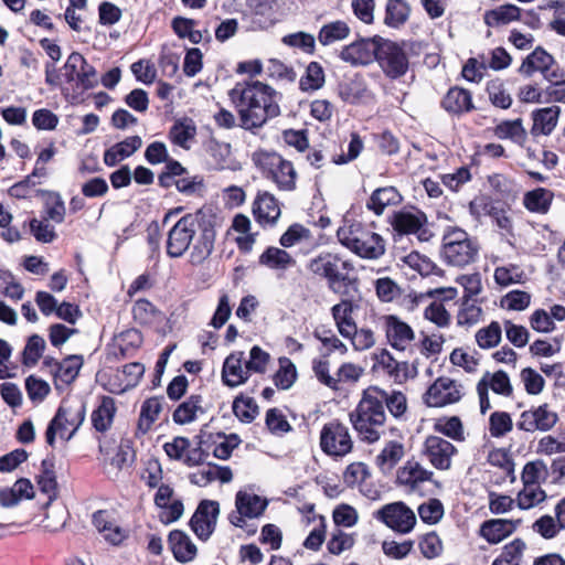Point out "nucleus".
<instances>
[{"instance_id": "nucleus-59", "label": "nucleus", "mask_w": 565, "mask_h": 565, "mask_svg": "<svg viewBox=\"0 0 565 565\" xmlns=\"http://www.w3.org/2000/svg\"><path fill=\"white\" fill-rule=\"evenodd\" d=\"M548 470L543 460H534L525 463L521 480L523 484L541 486L545 481Z\"/></svg>"}, {"instance_id": "nucleus-53", "label": "nucleus", "mask_w": 565, "mask_h": 565, "mask_svg": "<svg viewBox=\"0 0 565 565\" xmlns=\"http://www.w3.org/2000/svg\"><path fill=\"white\" fill-rule=\"evenodd\" d=\"M546 499V492L541 486L523 484V489L518 493L516 503L521 510L532 509Z\"/></svg>"}, {"instance_id": "nucleus-11", "label": "nucleus", "mask_w": 565, "mask_h": 565, "mask_svg": "<svg viewBox=\"0 0 565 565\" xmlns=\"http://www.w3.org/2000/svg\"><path fill=\"white\" fill-rule=\"evenodd\" d=\"M268 505V501L250 490H239L235 495V511L228 515V521L236 527L243 529L246 520L259 518Z\"/></svg>"}, {"instance_id": "nucleus-27", "label": "nucleus", "mask_w": 565, "mask_h": 565, "mask_svg": "<svg viewBox=\"0 0 565 565\" xmlns=\"http://www.w3.org/2000/svg\"><path fill=\"white\" fill-rule=\"evenodd\" d=\"M338 94L343 102L349 104H358L372 98V93L361 75L343 79L338 86Z\"/></svg>"}, {"instance_id": "nucleus-42", "label": "nucleus", "mask_w": 565, "mask_h": 565, "mask_svg": "<svg viewBox=\"0 0 565 565\" xmlns=\"http://www.w3.org/2000/svg\"><path fill=\"white\" fill-rule=\"evenodd\" d=\"M404 454L405 450L403 444L396 440H391L385 444L383 449L376 456V466L382 472H390L402 460Z\"/></svg>"}, {"instance_id": "nucleus-22", "label": "nucleus", "mask_w": 565, "mask_h": 565, "mask_svg": "<svg viewBox=\"0 0 565 565\" xmlns=\"http://www.w3.org/2000/svg\"><path fill=\"white\" fill-rule=\"evenodd\" d=\"M220 505L216 501L203 500L190 520V526L200 540H207L215 530Z\"/></svg>"}, {"instance_id": "nucleus-56", "label": "nucleus", "mask_w": 565, "mask_h": 565, "mask_svg": "<svg viewBox=\"0 0 565 565\" xmlns=\"http://www.w3.org/2000/svg\"><path fill=\"white\" fill-rule=\"evenodd\" d=\"M487 93L490 102L495 107L508 109L512 104V97L500 78H494L487 83Z\"/></svg>"}, {"instance_id": "nucleus-36", "label": "nucleus", "mask_w": 565, "mask_h": 565, "mask_svg": "<svg viewBox=\"0 0 565 565\" xmlns=\"http://www.w3.org/2000/svg\"><path fill=\"white\" fill-rule=\"evenodd\" d=\"M433 472L416 461H407L397 472V480L401 484L416 490L422 483L429 481Z\"/></svg>"}, {"instance_id": "nucleus-2", "label": "nucleus", "mask_w": 565, "mask_h": 565, "mask_svg": "<svg viewBox=\"0 0 565 565\" xmlns=\"http://www.w3.org/2000/svg\"><path fill=\"white\" fill-rule=\"evenodd\" d=\"M202 213L182 216L168 232L166 249L171 258H180L189 252L190 263L202 264L214 247V232L202 227Z\"/></svg>"}, {"instance_id": "nucleus-35", "label": "nucleus", "mask_w": 565, "mask_h": 565, "mask_svg": "<svg viewBox=\"0 0 565 565\" xmlns=\"http://www.w3.org/2000/svg\"><path fill=\"white\" fill-rule=\"evenodd\" d=\"M34 488L30 480L21 478L12 487L0 490V505L12 508L22 500L33 498Z\"/></svg>"}, {"instance_id": "nucleus-62", "label": "nucleus", "mask_w": 565, "mask_h": 565, "mask_svg": "<svg viewBox=\"0 0 565 565\" xmlns=\"http://www.w3.org/2000/svg\"><path fill=\"white\" fill-rule=\"evenodd\" d=\"M420 520L429 525L437 524L444 516V504L438 499H429L417 509Z\"/></svg>"}, {"instance_id": "nucleus-30", "label": "nucleus", "mask_w": 565, "mask_h": 565, "mask_svg": "<svg viewBox=\"0 0 565 565\" xmlns=\"http://www.w3.org/2000/svg\"><path fill=\"white\" fill-rule=\"evenodd\" d=\"M559 114L561 108L558 106H551L534 110L532 113V136L537 137L551 135L558 122Z\"/></svg>"}, {"instance_id": "nucleus-51", "label": "nucleus", "mask_w": 565, "mask_h": 565, "mask_svg": "<svg viewBox=\"0 0 565 565\" xmlns=\"http://www.w3.org/2000/svg\"><path fill=\"white\" fill-rule=\"evenodd\" d=\"M383 395V405L385 404L390 414L398 419H406V413L408 409L407 398L401 391H392L391 393L380 388Z\"/></svg>"}, {"instance_id": "nucleus-21", "label": "nucleus", "mask_w": 565, "mask_h": 565, "mask_svg": "<svg viewBox=\"0 0 565 565\" xmlns=\"http://www.w3.org/2000/svg\"><path fill=\"white\" fill-rule=\"evenodd\" d=\"M252 213L260 226L271 227L281 215V204L273 193L258 191L252 205Z\"/></svg>"}, {"instance_id": "nucleus-38", "label": "nucleus", "mask_w": 565, "mask_h": 565, "mask_svg": "<svg viewBox=\"0 0 565 565\" xmlns=\"http://www.w3.org/2000/svg\"><path fill=\"white\" fill-rule=\"evenodd\" d=\"M402 195L394 186L376 189L366 202L367 210L376 215H382L386 207L399 204Z\"/></svg>"}, {"instance_id": "nucleus-4", "label": "nucleus", "mask_w": 565, "mask_h": 565, "mask_svg": "<svg viewBox=\"0 0 565 565\" xmlns=\"http://www.w3.org/2000/svg\"><path fill=\"white\" fill-rule=\"evenodd\" d=\"M339 242L355 255L379 259L385 253L383 237L358 222L345 221L337 231Z\"/></svg>"}, {"instance_id": "nucleus-13", "label": "nucleus", "mask_w": 565, "mask_h": 565, "mask_svg": "<svg viewBox=\"0 0 565 565\" xmlns=\"http://www.w3.org/2000/svg\"><path fill=\"white\" fill-rule=\"evenodd\" d=\"M376 519L401 534H408L416 525V515L404 502L385 504L376 512Z\"/></svg>"}, {"instance_id": "nucleus-61", "label": "nucleus", "mask_w": 565, "mask_h": 565, "mask_svg": "<svg viewBox=\"0 0 565 565\" xmlns=\"http://www.w3.org/2000/svg\"><path fill=\"white\" fill-rule=\"evenodd\" d=\"M513 429V420L507 412H493L489 417V433L494 438H501Z\"/></svg>"}, {"instance_id": "nucleus-64", "label": "nucleus", "mask_w": 565, "mask_h": 565, "mask_svg": "<svg viewBox=\"0 0 565 565\" xmlns=\"http://www.w3.org/2000/svg\"><path fill=\"white\" fill-rule=\"evenodd\" d=\"M494 134L500 139H511L515 142H521L525 138V130L522 126L521 119L500 122L495 127Z\"/></svg>"}, {"instance_id": "nucleus-57", "label": "nucleus", "mask_w": 565, "mask_h": 565, "mask_svg": "<svg viewBox=\"0 0 565 565\" xmlns=\"http://www.w3.org/2000/svg\"><path fill=\"white\" fill-rule=\"evenodd\" d=\"M434 428L437 433L445 435L456 441H462L465 439L463 426L459 417H444L439 418Z\"/></svg>"}, {"instance_id": "nucleus-15", "label": "nucleus", "mask_w": 565, "mask_h": 565, "mask_svg": "<svg viewBox=\"0 0 565 565\" xmlns=\"http://www.w3.org/2000/svg\"><path fill=\"white\" fill-rule=\"evenodd\" d=\"M489 390L504 397H510L513 393V386L505 372H486L477 384L481 414H486L491 408Z\"/></svg>"}, {"instance_id": "nucleus-9", "label": "nucleus", "mask_w": 565, "mask_h": 565, "mask_svg": "<svg viewBox=\"0 0 565 565\" xmlns=\"http://www.w3.org/2000/svg\"><path fill=\"white\" fill-rule=\"evenodd\" d=\"M380 320L386 342L392 349L397 352H413L416 334L406 321L395 315L382 316Z\"/></svg>"}, {"instance_id": "nucleus-31", "label": "nucleus", "mask_w": 565, "mask_h": 565, "mask_svg": "<svg viewBox=\"0 0 565 565\" xmlns=\"http://www.w3.org/2000/svg\"><path fill=\"white\" fill-rule=\"evenodd\" d=\"M441 106L447 113L454 115L468 113L475 108L471 93L458 86L449 88L441 100Z\"/></svg>"}, {"instance_id": "nucleus-44", "label": "nucleus", "mask_w": 565, "mask_h": 565, "mask_svg": "<svg viewBox=\"0 0 565 565\" xmlns=\"http://www.w3.org/2000/svg\"><path fill=\"white\" fill-rule=\"evenodd\" d=\"M195 136L196 126L191 119L177 121L169 132L170 140L183 149H190Z\"/></svg>"}, {"instance_id": "nucleus-18", "label": "nucleus", "mask_w": 565, "mask_h": 565, "mask_svg": "<svg viewBox=\"0 0 565 565\" xmlns=\"http://www.w3.org/2000/svg\"><path fill=\"white\" fill-rule=\"evenodd\" d=\"M557 420V414L547 404H542L522 412L516 427L526 433L548 431L556 425Z\"/></svg>"}, {"instance_id": "nucleus-50", "label": "nucleus", "mask_w": 565, "mask_h": 565, "mask_svg": "<svg viewBox=\"0 0 565 565\" xmlns=\"http://www.w3.org/2000/svg\"><path fill=\"white\" fill-rule=\"evenodd\" d=\"M195 20L183 17H175L171 22L173 32L180 39H188L191 43L199 44L203 41V34L195 29Z\"/></svg>"}, {"instance_id": "nucleus-37", "label": "nucleus", "mask_w": 565, "mask_h": 565, "mask_svg": "<svg viewBox=\"0 0 565 565\" xmlns=\"http://www.w3.org/2000/svg\"><path fill=\"white\" fill-rule=\"evenodd\" d=\"M518 20H521V9L512 3L498 6L483 14V21L489 28H500Z\"/></svg>"}, {"instance_id": "nucleus-12", "label": "nucleus", "mask_w": 565, "mask_h": 565, "mask_svg": "<svg viewBox=\"0 0 565 565\" xmlns=\"http://www.w3.org/2000/svg\"><path fill=\"white\" fill-rule=\"evenodd\" d=\"M376 61L384 74L390 78H399L408 70V58L404 50L396 43L381 38Z\"/></svg>"}, {"instance_id": "nucleus-1", "label": "nucleus", "mask_w": 565, "mask_h": 565, "mask_svg": "<svg viewBox=\"0 0 565 565\" xmlns=\"http://www.w3.org/2000/svg\"><path fill=\"white\" fill-rule=\"evenodd\" d=\"M228 97L238 113L241 127L246 130L262 128L280 115V94L260 81L237 82Z\"/></svg>"}, {"instance_id": "nucleus-6", "label": "nucleus", "mask_w": 565, "mask_h": 565, "mask_svg": "<svg viewBox=\"0 0 565 565\" xmlns=\"http://www.w3.org/2000/svg\"><path fill=\"white\" fill-rule=\"evenodd\" d=\"M85 405L82 402L63 401L46 428V443L53 446L56 436L61 439L70 440L82 426L85 419Z\"/></svg>"}, {"instance_id": "nucleus-32", "label": "nucleus", "mask_w": 565, "mask_h": 565, "mask_svg": "<svg viewBox=\"0 0 565 565\" xmlns=\"http://www.w3.org/2000/svg\"><path fill=\"white\" fill-rule=\"evenodd\" d=\"M93 524L104 539L114 545L119 544L125 537L113 514L106 510H98L93 514Z\"/></svg>"}, {"instance_id": "nucleus-48", "label": "nucleus", "mask_w": 565, "mask_h": 565, "mask_svg": "<svg viewBox=\"0 0 565 565\" xmlns=\"http://www.w3.org/2000/svg\"><path fill=\"white\" fill-rule=\"evenodd\" d=\"M482 308L478 299L461 300L457 312V324L461 327H471L477 324L482 318Z\"/></svg>"}, {"instance_id": "nucleus-29", "label": "nucleus", "mask_w": 565, "mask_h": 565, "mask_svg": "<svg viewBox=\"0 0 565 565\" xmlns=\"http://www.w3.org/2000/svg\"><path fill=\"white\" fill-rule=\"evenodd\" d=\"M518 522L507 519H492L484 521L479 535L490 544H498L510 536L516 530Z\"/></svg>"}, {"instance_id": "nucleus-16", "label": "nucleus", "mask_w": 565, "mask_h": 565, "mask_svg": "<svg viewBox=\"0 0 565 565\" xmlns=\"http://www.w3.org/2000/svg\"><path fill=\"white\" fill-rule=\"evenodd\" d=\"M153 503L158 510V518L160 522L166 525L178 521L183 515V502L170 483L164 487H160L156 491L153 495Z\"/></svg>"}, {"instance_id": "nucleus-46", "label": "nucleus", "mask_w": 565, "mask_h": 565, "mask_svg": "<svg viewBox=\"0 0 565 565\" xmlns=\"http://www.w3.org/2000/svg\"><path fill=\"white\" fill-rule=\"evenodd\" d=\"M553 196L552 191L537 188L524 194L523 204L530 212L544 214L548 211Z\"/></svg>"}, {"instance_id": "nucleus-52", "label": "nucleus", "mask_w": 565, "mask_h": 565, "mask_svg": "<svg viewBox=\"0 0 565 565\" xmlns=\"http://www.w3.org/2000/svg\"><path fill=\"white\" fill-rule=\"evenodd\" d=\"M141 481L149 488L158 490L168 483L163 482V470L159 460L151 458L145 462L140 472Z\"/></svg>"}, {"instance_id": "nucleus-47", "label": "nucleus", "mask_w": 565, "mask_h": 565, "mask_svg": "<svg viewBox=\"0 0 565 565\" xmlns=\"http://www.w3.org/2000/svg\"><path fill=\"white\" fill-rule=\"evenodd\" d=\"M493 279L500 287H509L511 285L524 284L526 275L521 266L509 264L498 266L493 273Z\"/></svg>"}, {"instance_id": "nucleus-17", "label": "nucleus", "mask_w": 565, "mask_h": 565, "mask_svg": "<svg viewBox=\"0 0 565 565\" xmlns=\"http://www.w3.org/2000/svg\"><path fill=\"white\" fill-rule=\"evenodd\" d=\"M462 396V386L455 380L441 376L428 387L424 401L429 407H443L457 403Z\"/></svg>"}, {"instance_id": "nucleus-63", "label": "nucleus", "mask_w": 565, "mask_h": 565, "mask_svg": "<svg viewBox=\"0 0 565 565\" xmlns=\"http://www.w3.org/2000/svg\"><path fill=\"white\" fill-rule=\"evenodd\" d=\"M297 371L295 364L288 358L279 359V369L274 375L277 387L288 390L295 383Z\"/></svg>"}, {"instance_id": "nucleus-24", "label": "nucleus", "mask_w": 565, "mask_h": 565, "mask_svg": "<svg viewBox=\"0 0 565 565\" xmlns=\"http://www.w3.org/2000/svg\"><path fill=\"white\" fill-rule=\"evenodd\" d=\"M250 376L247 370L244 352L235 351L231 353L223 363L222 380L226 386L236 387L244 384Z\"/></svg>"}, {"instance_id": "nucleus-26", "label": "nucleus", "mask_w": 565, "mask_h": 565, "mask_svg": "<svg viewBox=\"0 0 565 565\" xmlns=\"http://www.w3.org/2000/svg\"><path fill=\"white\" fill-rule=\"evenodd\" d=\"M44 363L52 367L51 372L54 375L55 385L61 387L71 384L77 377L83 365V359L81 355H70L62 362L46 359Z\"/></svg>"}, {"instance_id": "nucleus-49", "label": "nucleus", "mask_w": 565, "mask_h": 565, "mask_svg": "<svg viewBox=\"0 0 565 565\" xmlns=\"http://www.w3.org/2000/svg\"><path fill=\"white\" fill-rule=\"evenodd\" d=\"M409 17V7L404 0H387L384 23L391 28H399Z\"/></svg>"}, {"instance_id": "nucleus-3", "label": "nucleus", "mask_w": 565, "mask_h": 565, "mask_svg": "<svg viewBox=\"0 0 565 565\" xmlns=\"http://www.w3.org/2000/svg\"><path fill=\"white\" fill-rule=\"evenodd\" d=\"M358 437L367 444L380 440L386 422L383 395L376 386L364 390L356 407L349 414Z\"/></svg>"}, {"instance_id": "nucleus-34", "label": "nucleus", "mask_w": 565, "mask_h": 565, "mask_svg": "<svg viewBox=\"0 0 565 565\" xmlns=\"http://www.w3.org/2000/svg\"><path fill=\"white\" fill-rule=\"evenodd\" d=\"M168 541L170 550L178 562L188 563L196 556V546L184 532L179 530L171 531Z\"/></svg>"}, {"instance_id": "nucleus-10", "label": "nucleus", "mask_w": 565, "mask_h": 565, "mask_svg": "<svg viewBox=\"0 0 565 565\" xmlns=\"http://www.w3.org/2000/svg\"><path fill=\"white\" fill-rule=\"evenodd\" d=\"M320 447L330 457L347 456L353 448L349 428L338 420L324 424L320 431Z\"/></svg>"}, {"instance_id": "nucleus-19", "label": "nucleus", "mask_w": 565, "mask_h": 565, "mask_svg": "<svg viewBox=\"0 0 565 565\" xmlns=\"http://www.w3.org/2000/svg\"><path fill=\"white\" fill-rule=\"evenodd\" d=\"M555 65L553 55L542 46H537L523 60L519 73L530 77L539 72L546 81H553L558 77V72L553 68Z\"/></svg>"}, {"instance_id": "nucleus-8", "label": "nucleus", "mask_w": 565, "mask_h": 565, "mask_svg": "<svg viewBox=\"0 0 565 565\" xmlns=\"http://www.w3.org/2000/svg\"><path fill=\"white\" fill-rule=\"evenodd\" d=\"M307 269L313 276L326 279L329 288L335 291L337 286L347 280L348 273L353 267L349 260L337 254L321 253L308 262Z\"/></svg>"}, {"instance_id": "nucleus-28", "label": "nucleus", "mask_w": 565, "mask_h": 565, "mask_svg": "<svg viewBox=\"0 0 565 565\" xmlns=\"http://www.w3.org/2000/svg\"><path fill=\"white\" fill-rule=\"evenodd\" d=\"M142 146V139L139 136H130L107 148L104 152L103 161L107 167H115L125 159L131 157Z\"/></svg>"}, {"instance_id": "nucleus-7", "label": "nucleus", "mask_w": 565, "mask_h": 565, "mask_svg": "<svg viewBox=\"0 0 565 565\" xmlns=\"http://www.w3.org/2000/svg\"><path fill=\"white\" fill-rule=\"evenodd\" d=\"M254 161L279 190L294 191L296 189L297 172L294 164L280 154L260 151L255 153Z\"/></svg>"}, {"instance_id": "nucleus-5", "label": "nucleus", "mask_w": 565, "mask_h": 565, "mask_svg": "<svg viewBox=\"0 0 565 565\" xmlns=\"http://www.w3.org/2000/svg\"><path fill=\"white\" fill-rule=\"evenodd\" d=\"M479 253L478 244L459 227H448L443 235L441 257L446 264L465 267L473 263Z\"/></svg>"}, {"instance_id": "nucleus-20", "label": "nucleus", "mask_w": 565, "mask_h": 565, "mask_svg": "<svg viewBox=\"0 0 565 565\" xmlns=\"http://www.w3.org/2000/svg\"><path fill=\"white\" fill-rule=\"evenodd\" d=\"M456 452V447L440 436H428L424 443L423 455L438 470H448Z\"/></svg>"}, {"instance_id": "nucleus-14", "label": "nucleus", "mask_w": 565, "mask_h": 565, "mask_svg": "<svg viewBox=\"0 0 565 565\" xmlns=\"http://www.w3.org/2000/svg\"><path fill=\"white\" fill-rule=\"evenodd\" d=\"M373 369L382 372L395 383L402 384L416 376L414 364L407 361H397L387 349H381L373 354Z\"/></svg>"}, {"instance_id": "nucleus-45", "label": "nucleus", "mask_w": 565, "mask_h": 565, "mask_svg": "<svg viewBox=\"0 0 565 565\" xmlns=\"http://www.w3.org/2000/svg\"><path fill=\"white\" fill-rule=\"evenodd\" d=\"M350 32L351 30L347 22L341 20L332 21L322 25L318 34V41L321 45L328 46L345 40Z\"/></svg>"}, {"instance_id": "nucleus-23", "label": "nucleus", "mask_w": 565, "mask_h": 565, "mask_svg": "<svg viewBox=\"0 0 565 565\" xmlns=\"http://www.w3.org/2000/svg\"><path fill=\"white\" fill-rule=\"evenodd\" d=\"M380 42V36L355 41L342 49L340 57L352 65H367L376 60Z\"/></svg>"}, {"instance_id": "nucleus-33", "label": "nucleus", "mask_w": 565, "mask_h": 565, "mask_svg": "<svg viewBox=\"0 0 565 565\" xmlns=\"http://www.w3.org/2000/svg\"><path fill=\"white\" fill-rule=\"evenodd\" d=\"M116 413L117 406L115 399L110 396H103L90 416L94 429L98 433L108 431L113 426Z\"/></svg>"}, {"instance_id": "nucleus-39", "label": "nucleus", "mask_w": 565, "mask_h": 565, "mask_svg": "<svg viewBox=\"0 0 565 565\" xmlns=\"http://www.w3.org/2000/svg\"><path fill=\"white\" fill-rule=\"evenodd\" d=\"M354 305L350 300H342L331 308V315L339 333L344 338L355 332L353 320Z\"/></svg>"}, {"instance_id": "nucleus-58", "label": "nucleus", "mask_w": 565, "mask_h": 565, "mask_svg": "<svg viewBox=\"0 0 565 565\" xmlns=\"http://www.w3.org/2000/svg\"><path fill=\"white\" fill-rule=\"evenodd\" d=\"M310 520L313 522V527L303 541V546L310 551H318L326 540V518L313 514Z\"/></svg>"}, {"instance_id": "nucleus-43", "label": "nucleus", "mask_w": 565, "mask_h": 565, "mask_svg": "<svg viewBox=\"0 0 565 565\" xmlns=\"http://www.w3.org/2000/svg\"><path fill=\"white\" fill-rule=\"evenodd\" d=\"M162 411V402L158 397L147 398L140 408V415L137 425V431L146 435L158 420Z\"/></svg>"}, {"instance_id": "nucleus-60", "label": "nucleus", "mask_w": 565, "mask_h": 565, "mask_svg": "<svg viewBox=\"0 0 565 565\" xmlns=\"http://www.w3.org/2000/svg\"><path fill=\"white\" fill-rule=\"evenodd\" d=\"M355 537L353 534L345 533L341 529H335L331 532L330 539L327 542V550L332 555H340L353 547Z\"/></svg>"}, {"instance_id": "nucleus-40", "label": "nucleus", "mask_w": 565, "mask_h": 565, "mask_svg": "<svg viewBox=\"0 0 565 565\" xmlns=\"http://www.w3.org/2000/svg\"><path fill=\"white\" fill-rule=\"evenodd\" d=\"M204 413L202 396L191 395L175 408L172 417L174 423L185 425L194 422Z\"/></svg>"}, {"instance_id": "nucleus-41", "label": "nucleus", "mask_w": 565, "mask_h": 565, "mask_svg": "<svg viewBox=\"0 0 565 565\" xmlns=\"http://www.w3.org/2000/svg\"><path fill=\"white\" fill-rule=\"evenodd\" d=\"M258 263L269 269L287 270L295 265L294 257L285 249L270 246L259 256Z\"/></svg>"}, {"instance_id": "nucleus-55", "label": "nucleus", "mask_w": 565, "mask_h": 565, "mask_svg": "<svg viewBox=\"0 0 565 565\" xmlns=\"http://www.w3.org/2000/svg\"><path fill=\"white\" fill-rule=\"evenodd\" d=\"M324 84V72L317 62H311L306 68L305 75L300 78L299 86L303 92H313Z\"/></svg>"}, {"instance_id": "nucleus-54", "label": "nucleus", "mask_w": 565, "mask_h": 565, "mask_svg": "<svg viewBox=\"0 0 565 565\" xmlns=\"http://www.w3.org/2000/svg\"><path fill=\"white\" fill-rule=\"evenodd\" d=\"M524 550L525 543L521 539H515L503 547L492 565H520Z\"/></svg>"}, {"instance_id": "nucleus-25", "label": "nucleus", "mask_w": 565, "mask_h": 565, "mask_svg": "<svg viewBox=\"0 0 565 565\" xmlns=\"http://www.w3.org/2000/svg\"><path fill=\"white\" fill-rule=\"evenodd\" d=\"M426 216L424 213L403 211L394 215L393 227L401 234H414L419 241L428 239V232L425 228Z\"/></svg>"}]
</instances>
